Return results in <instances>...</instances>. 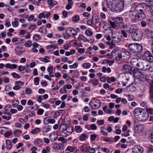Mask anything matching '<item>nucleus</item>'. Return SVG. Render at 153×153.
<instances>
[{
	"instance_id": "obj_60",
	"label": "nucleus",
	"mask_w": 153,
	"mask_h": 153,
	"mask_svg": "<svg viewBox=\"0 0 153 153\" xmlns=\"http://www.w3.org/2000/svg\"><path fill=\"white\" fill-rule=\"evenodd\" d=\"M42 106L46 109H48L50 107V105L48 103H45L43 102L42 104Z\"/></svg>"
},
{
	"instance_id": "obj_23",
	"label": "nucleus",
	"mask_w": 153,
	"mask_h": 153,
	"mask_svg": "<svg viewBox=\"0 0 153 153\" xmlns=\"http://www.w3.org/2000/svg\"><path fill=\"white\" fill-rule=\"evenodd\" d=\"M68 32L70 33V34H72L73 36H76L77 34V32L74 29L71 27H68L67 28Z\"/></svg>"
},
{
	"instance_id": "obj_24",
	"label": "nucleus",
	"mask_w": 153,
	"mask_h": 153,
	"mask_svg": "<svg viewBox=\"0 0 153 153\" xmlns=\"http://www.w3.org/2000/svg\"><path fill=\"white\" fill-rule=\"evenodd\" d=\"M76 148L74 146H68L65 150V152H73L76 149Z\"/></svg>"
},
{
	"instance_id": "obj_37",
	"label": "nucleus",
	"mask_w": 153,
	"mask_h": 153,
	"mask_svg": "<svg viewBox=\"0 0 153 153\" xmlns=\"http://www.w3.org/2000/svg\"><path fill=\"white\" fill-rule=\"evenodd\" d=\"M111 25V27L114 29H117L118 28V24L116 23L115 22H112L109 21Z\"/></svg>"
},
{
	"instance_id": "obj_29",
	"label": "nucleus",
	"mask_w": 153,
	"mask_h": 153,
	"mask_svg": "<svg viewBox=\"0 0 153 153\" xmlns=\"http://www.w3.org/2000/svg\"><path fill=\"white\" fill-rule=\"evenodd\" d=\"M14 19L15 20L14 21L12 22V26L14 27H17L19 25L18 22L19 19L17 18H14Z\"/></svg>"
},
{
	"instance_id": "obj_58",
	"label": "nucleus",
	"mask_w": 153,
	"mask_h": 153,
	"mask_svg": "<svg viewBox=\"0 0 153 153\" xmlns=\"http://www.w3.org/2000/svg\"><path fill=\"white\" fill-rule=\"evenodd\" d=\"M28 20L29 21H30L32 20L36 21V19L34 18V16L33 15H31L29 17Z\"/></svg>"
},
{
	"instance_id": "obj_31",
	"label": "nucleus",
	"mask_w": 153,
	"mask_h": 153,
	"mask_svg": "<svg viewBox=\"0 0 153 153\" xmlns=\"http://www.w3.org/2000/svg\"><path fill=\"white\" fill-rule=\"evenodd\" d=\"M123 18L121 17L115 18L114 19V22L118 25L121 23L123 22Z\"/></svg>"
},
{
	"instance_id": "obj_38",
	"label": "nucleus",
	"mask_w": 153,
	"mask_h": 153,
	"mask_svg": "<svg viewBox=\"0 0 153 153\" xmlns=\"http://www.w3.org/2000/svg\"><path fill=\"white\" fill-rule=\"evenodd\" d=\"M87 137V135L85 133H82L79 137V140L82 141L85 140Z\"/></svg>"
},
{
	"instance_id": "obj_52",
	"label": "nucleus",
	"mask_w": 153,
	"mask_h": 153,
	"mask_svg": "<svg viewBox=\"0 0 153 153\" xmlns=\"http://www.w3.org/2000/svg\"><path fill=\"white\" fill-rule=\"evenodd\" d=\"M32 91L31 88H26L25 90V92L27 94H29L31 93Z\"/></svg>"
},
{
	"instance_id": "obj_39",
	"label": "nucleus",
	"mask_w": 153,
	"mask_h": 153,
	"mask_svg": "<svg viewBox=\"0 0 153 153\" xmlns=\"http://www.w3.org/2000/svg\"><path fill=\"white\" fill-rule=\"evenodd\" d=\"M102 71L104 73L107 72L109 73L111 72V69L109 67L107 68L105 66H103L102 68Z\"/></svg>"
},
{
	"instance_id": "obj_15",
	"label": "nucleus",
	"mask_w": 153,
	"mask_h": 153,
	"mask_svg": "<svg viewBox=\"0 0 153 153\" xmlns=\"http://www.w3.org/2000/svg\"><path fill=\"white\" fill-rule=\"evenodd\" d=\"M15 51L16 55H20L25 52V50L24 48L21 47H18L16 48Z\"/></svg>"
},
{
	"instance_id": "obj_32",
	"label": "nucleus",
	"mask_w": 153,
	"mask_h": 153,
	"mask_svg": "<svg viewBox=\"0 0 153 153\" xmlns=\"http://www.w3.org/2000/svg\"><path fill=\"white\" fill-rule=\"evenodd\" d=\"M50 58L48 56H45V57L40 58L39 59L42 61L48 63L50 62L49 60Z\"/></svg>"
},
{
	"instance_id": "obj_57",
	"label": "nucleus",
	"mask_w": 153,
	"mask_h": 153,
	"mask_svg": "<svg viewBox=\"0 0 153 153\" xmlns=\"http://www.w3.org/2000/svg\"><path fill=\"white\" fill-rule=\"evenodd\" d=\"M5 26L7 27H9L11 25V24L10 20L8 19H7V20L4 21Z\"/></svg>"
},
{
	"instance_id": "obj_45",
	"label": "nucleus",
	"mask_w": 153,
	"mask_h": 153,
	"mask_svg": "<svg viewBox=\"0 0 153 153\" xmlns=\"http://www.w3.org/2000/svg\"><path fill=\"white\" fill-rule=\"evenodd\" d=\"M50 152V148L49 146H47L45 148L42 149V153H48Z\"/></svg>"
},
{
	"instance_id": "obj_21",
	"label": "nucleus",
	"mask_w": 153,
	"mask_h": 153,
	"mask_svg": "<svg viewBox=\"0 0 153 153\" xmlns=\"http://www.w3.org/2000/svg\"><path fill=\"white\" fill-rule=\"evenodd\" d=\"M78 38L79 39V40H82L84 42H90V40L88 39L86 37L82 34H79L78 36Z\"/></svg>"
},
{
	"instance_id": "obj_54",
	"label": "nucleus",
	"mask_w": 153,
	"mask_h": 153,
	"mask_svg": "<svg viewBox=\"0 0 153 153\" xmlns=\"http://www.w3.org/2000/svg\"><path fill=\"white\" fill-rule=\"evenodd\" d=\"M147 6L149 8L150 12L153 16V5H151L150 4L149 5H147Z\"/></svg>"
},
{
	"instance_id": "obj_61",
	"label": "nucleus",
	"mask_w": 153,
	"mask_h": 153,
	"mask_svg": "<svg viewBox=\"0 0 153 153\" xmlns=\"http://www.w3.org/2000/svg\"><path fill=\"white\" fill-rule=\"evenodd\" d=\"M15 85H20V86H23L24 85L25 82H22L21 81H16L15 82Z\"/></svg>"
},
{
	"instance_id": "obj_9",
	"label": "nucleus",
	"mask_w": 153,
	"mask_h": 153,
	"mask_svg": "<svg viewBox=\"0 0 153 153\" xmlns=\"http://www.w3.org/2000/svg\"><path fill=\"white\" fill-rule=\"evenodd\" d=\"M148 114H147L144 110L143 112L139 115L138 117H136L137 120L140 122H144L146 121L149 117Z\"/></svg>"
},
{
	"instance_id": "obj_55",
	"label": "nucleus",
	"mask_w": 153,
	"mask_h": 153,
	"mask_svg": "<svg viewBox=\"0 0 153 153\" xmlns=\"http://www.w3.org/2000/svg\"><path fill=\"white\" fill-rule=\"evenodd\" d=\"M32 45L31 42L29 40L27 41L25 44V46L28 47H30Z\"/></svg>"
},
{
	"instance_id": "obj_16",
	"label": "nucleus",
	"mask_w": 153,
	"mask_h": 153,
	"mask_svg": "<svg viewBox=\"0 0 153 153\" xmlns=\"http://www.w3.org/2000/svg\"><path fill=\"white\" fill-rule=\"evenodd\" d=\"M47 3L48 7L51 9L55 5L58 4L57 1L53 0H47Z\"/></svg>"
},
{
	"instance_id": "obj_11",
	"label": "nucleus",
	"mask_w": 153,
	"mask_h": 153,
	"mask_svg": "<svg viewBox=\"0 0 153 153\" xmlns=\"http://www.w3.org/2000/svg\"><path fill=\"white\" fill-rule=\"evenodd\" d=\"M133 76L136 78H144V76L137 69H134L133 71Z\"/></svg>"
},
{
	"instance_id": "obj_12",
	"label": "nucleus",
	"mask_w": 153,
	"mask_h": 153,
	"mask_svg": "<svg viewBox=\"0 0 153 153\" xmlns=\"http://www.w3.org/2000/svg\"><path fill=\"white\" fill-rule=\"evenodd\" d=\"M122 38V36L121 35H112V41L116 43L119 42L121 41Z\"/></svg>"
},
{
	"instance_id": "obj_48",
	"label": "nucleus",
	"mask_w": 153,
	"mask_h": 153,
	"mask_svg": "<svg viewBox=\"0 0 153 153\" xmlns=\"http://www.w3.org/2000/svg\"><path fill=\"white\" fill-rule=\"evenodd\" d=\"M146 111L148 114H149L153 115V108H146Z\"/></svg>"
},
{
	"instance_id": "obj_5",
	"label": "nucleus",
	"mask_w": 153,
	"mask_h": 153,
	"mask_svg": "<svg viewBox=\"0 0 153 153\" xmlns=\"http://www.w3.org/2000/svg\"><path fill=\"white\" fill-rule=\"evenodd\" d=\"M101 105L100 101L94 98L90 101L89 105L92 109H96L99 108Z\"/></svg>"
},
{
	"instance_id": "obj_14",
	"label": "nucleus",
	"mask_w": 153,
	"mask_h": 153,
	"mask_svg": "<svg viewBox=\"0 0 153 153\" xmlns=\"http://www.w3.org/2000/svg\"><path fill=\"white\" fill-rule=\"evenodd\" d=\"M144 109H142L141 108H136L133 111L132 113L135 117H138L139 115H140L143 111H144Z\"/></svg>"
},
{
	"instance_id": "obj_28",
	"label": "nucleus",
	"mask_w": 153,
	"mask_h": 153,
	"mask_svg": "<svg viewBox=\"0 0 153 153\" xmlns=\"http://www.w3.org/2000/svg\"><path fill=\"white\" fill-rule=\"evenodd\" d=\"M53 67L52 66H50L47 69V71L49 73V76L51 77H53L54 76L53 72Z\"/></svg>"
},
{
	"instance_id": "obj_13",
	"label": "nucleus",
	"mask_w": 153,
	"mask_h": 153,
	"mask_svg": "<svg viewBox=\"0 0 153 153\" xmlns=\"http://www.w3.org/2000/svg\"><path fill=\"white\" fill-rule=\"evenodd\" d=\"M64 145L62 143H54L53 146L52 148L56 151L62 149Z\"/></svg>"
},
{
	"instance_id": "obj_27",
	"label": "nucleus",
	"mask_w": 153,
	"mask_h": 153,
	"mask_svg": "<svg viewBox=\"0 0 153 153\" xmlns=\"http://www.w3.org/2000/svg\"><path fill=\"white\" fill-rule=\"evenodd\" d=\"M89 83H91L93 86H96L98 85L99 82L98 80L96 79H90L88 82Z\"/></svg>"
},
{
	"instance_id": "obj_19",
	"label": "nucleus",
	"mask_w": 153,
	"mask_h": 153,
	"mask_svg": "<svg viewBox=\"0 0 153 153\" xmlns=\"http://www.w3.org/2000/svg\"><path fill=\"white\" fill-rule=\"evenodd\" d=\"M134 129L135 132L139 133L141 132L143 129V126L142 125H139L135 126Z\"/></svg>"
},
{
	"instance_id": "obj_20",
	"label": "nucleus",
	"mask_w": 153,
	"mask_h": 153,
	"mask_svg": "<svg viewBox=\"0 0 153 153\" xmlns=\"http://www.w3.org/2000/svg\"><path fill=\"white\" fill-rule=\"evenodd\" d=\"M135 84L141 92H143L145 90V87L140 82H137Z\"/></svg>"
},
{
	"instance_id": "obj_41",
	"label": "nucleus",
	"mask_w": 153,
	"mask_h": 153,
	"mask_svg": "<svg viewBox=\"0 0 153 153\" xmlns=\"http://www.w3.org/2000/svg\"><path fill=\"white\" fill-rule=\"evenodd\" d=\"M116 79L114 77H111L109 78L108 76L107 77V81L108 83H111V82H114L115 81Z\"/></svg>"
},
{
	"instance_id": "obj_6",
	"label": "nucleus",
	"mask_w": 153,
	"mask_h": 153,
	"mask_svg": "<svg viewBox=\"0 0 153 153\" xmlns=\"http://www.w3.org/2000/svg\"><path fill=\"white\" fill-rule=\"evenodd\" d=\"M131 57L130 53L127 50H123L121 52L120 55L118 56L117 57L120 60L121 59L123 60H128Z\"/></svg>"
},
{
	"instance_id": "obj_53",
	"label": "nucleus",
	"mask_w": 153,
	"mask_h": 153,
	"mask_svg": "<svg viewBox=\"0 0 153 153\" xmlns=\"http://www.w3.org/2000/svg\"><path fill=\"white\" fill-rule=\"evenodd\" d=\"M33 38L35 40L38 41L41 38L39 35L38 34H36L34 35Z\"/></svg>"
},
{
	"instance_id": "obj_26",
	"label": "nucleus",
	"mask_w": 153,
	"mask_h": 153,
	"mask_svg": "<svg viewBox=\"0 0 153 153\" xmlns=\"http://www.w3.org/2000/svg\"><path fill=\"white\" fill-rule=\"evenodd\" d=\"M42 131L43 132L47 133L51 130V126L49 125H45L42 128Z\"/></svg>"
},
{
	"instance_id": "obj_34",
	"label": "nucleus",
	"mask_w": 153,
	"mask_h": 153,
	"mask_svg": "<svg viewBox=\"0 0 153 153\" xmlns=\"http://www.w3.org/2000/svg\"><path fill=\"white\" fill-rule=\"evenodd\" d=\"M74 130L78 133H81L82 131V128L80 126H76L74 128Z\"/></svg>"
},
{
	"instance_id": "obj_59",
	"label": "nucleus",
	"mask_w": 153,
	"mask_h": 153,
	"mask_svg": "<svg viewBox=\"0 0 153 153\" xmlns=\"http://www.w3.org/2000/svg\"><path fill=\"white\" fill-rule=\"evenodd\" d=\"M56 46L54 45H50L46 46V48L47 49H51L53 48L55 49L56 48Z\"/></svg>"
},
{
	"instance_id": "obj_2",
	"label": "nucleus",
	"mask_w": 153,
	"mask_h": 153,
	"mask_svg": "<svg viewBox=\"0 0 153 153\" xmlns=\"http://www.w3.org/2000/svg\"><path fill=\"white\" fill-rule=\"evenodd\" d=\"M124 5L122 1L120 0H117L116 4H111V7H109V10L111 11L119 12L123 10Z\"/></svg>"
},
{
	"instance_id": "obj_40",
	"label": "nucleus",
	"mask_w": 153,
	"mask_h": 153,
	"mask_svg": "<svg viewBox=\"0 0 153 153\" xmlns=\"http://www.w3.org/2000/svg\"><path fill=\"white\" fill-rule=\"evenodd\" d=\"M40 129L39 128H36L32 130L31 132L33 134H35L39 133L40 131Z\"/></svg>"
},
{
	"instance_id": "obj_18",
	"label": "nucleus",
	"mask_w": 153,
	"mask_h": 153,
	"mask_svg": "<svg viewBox=\"0 0 153 153\" xmlns=\"http://www.w3.org/2000/svg\"><path fill=\"white\" fill-rule=\"evenodd\" d=\"M90 149V147L86 144L82 145L80 147V150L82 152H89Z\"/></svg>"
},
{
	"instance_id": "obj_22",
	"label": "nucleus",
	"mask_w": 153,
	"mask_h": 153,
	"mask_svg": "<svg viewBox=\"0 0 153 153\" xmlns=\"http://www.w3.org/2000/svg\"><path fill=\"white\" fill-rule=\"evenodd\" d=\"M136 29L137 28L135 27H133L132 25H130L129 27L128 30H126V32L128 33H133L137 30Z\"/></svg>"
},
{
	"instance_id": "obj_62",
	"label": "nucleus",
	"mask_w": 153,
	"mask_h": 153,
	"mask_svg": "<svg viewBox=\"0 0 153 153\" xmlns=\"http://www.w3.org/2000/svg\"><path fill=\"white\" fill-rule=\"evenodd\" d=\"M44 112V110L42 109L39 108L37 111V114L39 115H42Z\"/></svg>"
},
{
	"instance_id": "obj_46",
	"label": "nucleus",
	"mask_w": 153,
	"mask_h": 153,
	"mask_svg": "<svg viewBox=\"0 0 153 153\" xmlns=\"http://www.w3.org/2000/svg\"><path fill=\"white\" fill-rule=\"evenodd\" d=\"M66 131L68 133H72L74 130V128L71 126H68L66 128Z\"/></svg>"
},
{
	"instance_id": "obj_7",
	"label": "nucleus",
	"mask_w": 153,
	"mask_h": 153,
	"mask_svg": "<svg viewBox=\"0 0 153 153\" xmlns=\"http://www.w3.org/2000/svg\"><path fill=\"white\" fill-rule=\"evenodd\" d=\"M143 36V33L140 30H137L131 34L132 39L133 40L136 41L140 40L142 38Z\"/></svg>"
},
{
	"instance_id": "obj_8",
	"label": "nucleus",
	"mask_w": 153,
	"mask_h": 153,
	"mask_svg": "<svg viewBox=\"0 0 153 153\" xmlns=\"http://www.w3.org/2000/svg\"><path fill=\"white\" fill-rule=\"evenodd\" d=\"M143 56L146 61L150 62H153V56L149 51H145Z\"/></svg>"
},
{
	"instance_id": "obj_36",
	"label": "nucleus",
	"mask_w": 153,
	"mask_h": 153,
	"mask_svg": "<svg viewBox=\"0 0 153 153\" xmlns=\"http://www.w3.org/2000/svg\"><path fill=\"white\" fill-rule=\"evenodd\" d=\"M6 146L7 149H10L12 147V144L11 141L9 140H6Z\"/></svg>"
},
{
	"instance_id": "obj_17",
	"label": "nucleus",
	"mask_w": 153,
	"mask_h": 153,
	"mask_svg": "<svg viewBox=\"0 0 153 153\" xmlns=\"http://www.w3.org/2000/svg\"><path fill=\"white\" fill-rule=\"evenodd\" d=\"M121 70L123 71L128 72L131 71L132 68L129 65L125 64L123 66Z\"/></svg>"
},
{
	"instance_id": "obj_3",
	"label": "nucleus",
	"mask_w": 153,
	"mask_h": 153,
	"mask_svg": "<svg viewBox=\"0 0 153 153\" xmlns=\"http://www.w3.org/2000/svg\"><path fill=\"white\" fill-rule=\"evenodd\" d=\"M144 61L138 58H133L131 61V64L134 67L138 68L140 69H143Z\"/></svg>"
},
{
	"instance_id": "obj_47",
	"label": "nucleus",
	"mask_w": 153,
	"mask_h": 153,
	"mask_svg": "<svg viewBox=\"0 0 153 153\" xmlns=\"http://www.w3.org/2000/svg\"><path fill=\"white\" fill-rule=\"evenodd\" d=\"M63 35L64 37L66 39H68L71 37V35L67 30L65 33L63 34Z\"/></svg>"
},
{
	"instance_id": "obj_35",
	"label": "nucleus",
	"mask_w": 153,
	"mask_h": 153,
	"mask_svg": "<svg viewBox=\"0 0 153 153\" xmlns=\"http://www.w3.org/2000/svg\"><path fill=\"white\" fill-rule=\"evenodd\" d=\"M72 21L77 22L80 20L79 16L77 15H75L71 18Z\"/></svg>"
},
{
	"instance_id": "obj_10",
	"label": "nucleus",
	"mask_w": 153,
	"mask_h": 153,
	"mask_svg": "<svg viewBox=\"0 0 153 153\" xmlns=\"http://www.w3.org/2000/svg\"><path fill=\"white\" fill-rule=\"evenodd\" d=\"M133 153H142L143 151V148L139 145H136L132 149Z\"/></svg>"
},
{
	"instance_id": "obj_49",
	"label": "nucleus",
	"mask_w": 153,
	"mask_h": 153,
	"mask_svg": "<svg viewBox=\"0 0 153 153\" xmlns=\"http://www.w3.org/2000/svg\"><path fill=\"white\" fill-rule=\"evenodd\" d=\"M130 25L129 24H123V25L121 26V27L124 29L126 31V30H128L129 27Z\"/></svg>"
},
{
	"instance_id": "obj_44",
	"label": "nucleus",
	"mask_w": 153,
	"mask_h": 153,
	"mask_svg": "<svg viewBox=\"0 0 153 153\" xmlns=\"http://www.w3.org/2000/svg\"><path fill=\"white\" fill-rule=\"evenodd\" d=\"M66 128V125L65 124H61L59 128V130L60 132L64 131Z\"/></svg>"
},
{
	"instance_id": "obj_42",
	"label": "nucleus",
	"mask_w": 153,
	"mask_h": 153,
	"mask_svg": "<svg viewBox=\"0 0 153 153\" xmlns=\"http://www.w3.org/2000/svg\"><path fill=\"white\" fill-rule=\"evenodd\" d=\"M39 31L41 33H46L47 32V30L46 28L44 27V26H42L39 28Z\"/></svg>"
},
{
	"instance_id": "obj_51",
	"label": "nucleus",
	"mask_w": 153,
	"mask_h": 153,
	"mask_svg": "<svg viewBox=\"0 0 153 153\" xmlns=\"http://www.w3.org/2000/svg\"><path fill=\"white\" fill-rule=\"evenodd\" d=\"M82 66L85 68H88L90 67L91 64L89 63L85 62L82 65Z\"/></svg>"
},
{
	"instance_id": "obj_33",
	"label": "nucleus",
	"mask_w": 153,
	"mask_h": 153,
	"mask_svg": "<svg viewBox=\"0 0 153 153\" xmlns=\"http://www.w3.org/2000/svg\"><path fill=\"white\" fill-rule=\"evenodd\" d=\"M11 102L14 108H16L19 103L18 100H12Z\"/></svg>"
},
{
	"instance_id": "obj_43",
	"label": "nucleus",
	"mask_w": 153,
	"mask_h": 153,
	"mask_svg": "<svg viewBox=\"0 0 153 153\" xmlns=\"http://www.w3.org/2000/svg\"><path fill=\"white\" fill-rule=\"evenodd\" d=\"M58 140L59 141H62L63 143H66L68 141L67 139H65L63 137H59Z\"/></svg>"
},
{
	"instance_id": "obj_56",
	"label": "nucleus",
	"mask_w": 153,
	"mask_h": 153,
	"mask_svg": "<svg viewBox=\"0 0 153 153\" xmlns=\"http://www.w3.org/2000/svg\"><path fill=\"white\" fill-rule=\"evenodd\" d=\"M39 78L38 77H36L34 79V84L36 85H37L39 84Z\"/></svg>"
},
{
	"instance_id": "obj_30",
	"label": "nucleus",
	"mask_w": 153,
	"mask_h": 153,
	"mask_svg": "<svg viewBox=\"0 0 153 153\" xmlns=\"http://www.w3.org/2000/svg\"><path fill=\"white\" fill-rule=\"evenodd\" d=\"M42 140L39 138L36 139L34 141V144L37 146H40V145H42Z\"/></svg>"
},
{
	"instance_id": "obj_25",
	"label": "nucleus",
	"mask_w": 153,
	"mask_h": 153,
	"mask_svg": "<svg viewBox=\"0 0 153 153\" xmlns=\"http://www.w3.org/2000/svg\"><path fill=\"white\" fill-rule=\"evenodd\" d=\"M85 34L87 36L91 37L93 36V33L91 29L90 28H88V29H86L85 31Z\"/></svg>"
},
{
	"instance_id": "obj_63",
	"label": "nucleus",
	"mask_w": 153,
	"mask_h": 153,
	"mask_svg": "<svg viewBox=\"0 0 153 153\" xmlns=\"http://www.w3.org/2000/svg\"><path fill=\"white\" fill-rule=\"evenodd\" d=\"M14 134L17 135H20L22 133V131L19 130H16L14 131Z\"/></svg>"
},
{
	"instance_id": "obj_1",
	"label": "nucleus",
	"mask_w": 153,
	"mask_h": 153,
	"mask_svg": "<svg viewBox=\"0 0 153 153\" xmlns=\"http://www.w3.org/2000/svg\"><path fill=\"white\" fill-rule=\"evenodd\" d=\"M146 6L144 3L139 4L135 7L133 12L132 10H130L125 13V14L126 16L128 15V17L133 23H136L137 21H140L146 18L144 10Z\"/></svg>"
},
{
	"instance_id": "obj_4",
	"label": "nucleus",
	"mask_w": 153,
	"mask_h": 153,
	"mask_svg": "<svg viewBox=\"0 0 153 153\" xmlns=\"http://www.w3.org/2000/svg\"><path fill=\"white\" fill-rule=\"evenodd\" d=\"M128 50L133 53L140 52L143 50L142 46L138 43H131L128 45Z\"/></svg>"
},
{
	"instance_id": "obj_64",
	"label": "nucleus",
	"mask_w": 153,
	"mask_h": 153,
	"mask_svg": "<svg viewBox=\"0 0 153 153\" xmlns=\"http://www.w3.org/2000/svg\"><path fill=\"white\" fill-rule=\"evenodd\" d=\"M60 92L62 94H65L67 93V91L66 89L64 86L63 88H62L60 90Z\"/></svg>"
},
{
	"instance_id": "obj_50",
	"label": "nucleus",
	"mask_w": 153,
	"mask_h": 153,
	"mask_svg": "<svg viewBox=\"0 0 153 153\" xmlns=\"http://www.w3.org/2000/svg\"><path fill=\"white\" fill-rule=\"evenodd\" d=\"M50 118L46 117L43 119V123L45 125H46L49 123Z\"/></svg>"
}]
</instances>
